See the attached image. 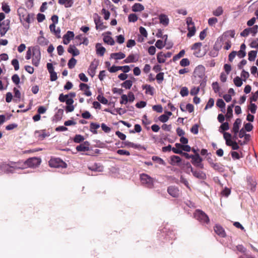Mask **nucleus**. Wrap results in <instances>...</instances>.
<instances>
[{
	"mask_svg": "<svg viewBox=\"0 0 258 258\" xmlns=\"http://www.w3.org/2000/svg\"><path fill=\"white\" fill-rule=\"evenodd\" d=\"M16 166L17 169H24L26 168L25 161L19 160L16 162Z\"/></svg>",
	"mask_w": 258,
	"mask_h": 258,
	"instance_id": "nucleus-38",
	"label": "nucleus"
},
{
	"mask_svg": "<svg viewBox=\"0 0 258 258\" xmlns=\"http://www.w3.org/2000/svg\"><path fill=\"white\" fill-rule=\"evenodd\" d=\"M203 159L200 157L199 153L195 149V166L200 168H203L204 165L202 163Z\"/></svg>",
	"mask_w": 258,
	"mask_h": 258,
	"instance_id": "nucleus-12",
	"label": "nucleus"
},
{
	"mask_svg": "<svg viewBox=\"0 0 258 258\" xmlns=\"http://www.w3.org/2000/svg\"><path fill=\"white\" fill-rule=\"evenodd\" d=\"M96 53L98 55H99L101 56L104 55L106 51V49L104 47L101 46V44L100 43H98L96 44Z\"/></svg>",
	"mask_w": 258,
	"mask_h": 258,
	"instance_id": "nucleus-23",
	"label": "nucleus"
},
{
	"mask_svg": "<svg viewBox=\"0 0 258 258\" xmlns=\"http://www.w3.org/2000/svg\"><path fill=\"white\" fill-rule=\"evenodd\" d=\"M97 99L101 103L103 104H107L108 101V100L105 98L103 96L99 95L97 97Z\"/></svg>",
	"mask_w": 258,
	"mask_h": 258,
	"instance_id": "nucleus-47",
	"label": "nucleus"
},
{
	"mask_svg": "<svg viewBox=\"0 0 258 258\" xmlns=\"http://www.w3.org/2000/svg\"><path fill=\"white\" fill-rule=\"evenodd\" d=\"M12 64L14 66L15 71H18L19 69V63L18 59H13L12 60Z\"/></svg>",
	"mask_w": 258,
	"mask_h": 258,
	"instance_id": "nucleus-56",
	"label": "nucleus"
},
{
	"mask_svg": "<svg viewBox=\"0 0 258 258\" xmlns=\"http://www.w3.org/2000/svg\"><path fill=\"white\" fill-rule=\"evenodd\" d=\"M216 105L218 107L222 109L221 111L222 112H225V103L222 99H219L217 100Z\"/></svg>",
	"mask_w": 258,
	"mask_h": 258,
	"instance_id": "nucleus-32",
	"label": "nucleus"
},
{
	"mask_svg": "<svg viewBox=\"0 0 258 258\" xmlns=\"http://www.w3.org/2000/svg\"><path fill=\"white\" fill-rule=\"evenodd\" d=\"M10 21L8 19L3 22V25H2L0 28L1 36H4L7 32V31L10 29Z\"/></svg>",
	"mask_w": 258,
	"mask_h": 258,
	"instance_id": "nucleus-9",
	"label": "nucleus"
},
{
	"mask_svg": "<svg viewBox=\"0 0 258 258\" xmlns=\"http://www.w3.org/2000/svg\"><path fill=\"white\" fill-rule=\"evenodd\" d=\"M35 135L37 136L39 140H42L46 137L48 136L45 132V130L36 131L35 132Z\"/></svg>",
	"mask_w": 258,
	"mask_h": 258,
	"instance_id": "nucleus-25",
	"label": "nucleus"
},
{
	"mask_svg": "<svg viewBox=\"0 0 258 258\" xmlns=\"http://www.w3.org/2000/svg\"><path fill=\"white\" fill-rule=\"evenodd\" d=\"M103 41L105 43L110 45H113L115 43L114 39L109 36H105L103 38Z\"/></svg>",
	"mask_w": 258,
	"mask_h": 258,
	"instance_id": "nucleus-33",
	"label": "nucleus"
},
{
	"mask_svg": "<svg viewBox=\"0 0 258 258\" xmlns=\"http://www.w3.org/2000/svg\"><path fill=\"white\" fill-rule=\"evenodd\" d=\"M247 186L252 192H254L256 190V182L255 178L248 177L247 178Z\"/></svg>",
	"mask_w": 258,
	"mask_h": 258,
	"instance_id": "nucleus-10",
	"label": "nucleus"
},
{
	"mask_svg": "<svg viewBox=\"0 0 258 258\" xmlns=\"http://www.w3.org/2000/svg\"><path fill=\"white\" fill-rule=\"evenodd\" d=\"M125 57L124 53L119 52L117 53H113L111 54V57L115 59H123Z\"/></svg>",
	"mask_w": 258,
	"mask_h": 258,
	"instance_id": "nucleus-28",
	"label": "nucleus"
},
{
	"mask_svg": "<svg viewBox=\"0 0 258 258\" xmlns=\"http://www.w3.org/2000/svg\"><path fill=\"white\" fill-rule=\"evenodd\" d=\"M180 64L182 67L188 66L189 64V61L187 58H183L180 61Z\"/></svg>",
	"mask_w": 258,
	"mask_h": 258,
	"instance_id": "nucleus-60",
	"label": "nucleus"
},
{
	"mask_svg": "<svg viewBox=\"0 0 258 258\" xmlns=\"http://www.w3.org/2000/svg\"><path fill=\"white\" fill-rule=\"evenodd\" d=\"M137 61L136 59L135 56L133 54H130L125 59L123 62L125 63L135 62Z\"/></svg>",
	"mask_w": 258,
	"mask_h": 258,
	"instance_id": "nucleus-31",
	"label": "nucleus"
},
{
	"mask_svg": "<svg viewBox=\"0 0 258 258\" xmlns=\"http://www.w3.org/2000/svg\"><path fill=\"white\" fill-rule=\"evenodd\" d=\"M142 88L145 89V93L146 94H150L151 96L154 94V88L150 85L146 84L142 86Z\"/></svg>",
	"mask_w": 258,
	"mask_h": 258,
	"instance_id": "nucleus-21",
	"label": "nucleus"
},
{
	"mask_svg": "<svg viewBox=\"0 0 258 258\" xmlns=\"http://www.w3.org/2000/svg\"><path fill=\"white\" fill-rule=\"evenodd\" d=\"M100 127V125L97 123L91 122L90 124V131L94 134H97V130Z\"/></svg>",
	"mask_w": 258,
	"mask_h": 258,
	"instance_id": "nucleus-27",
	"label": "nucleus"
},
{
	"mask_svg": "<svg viewBox=\"0 0 258 258\" xmlns=\"http://www.w3.org/2000/svg\"><path fill=\"white\" fill-rule=\"evenodd\" d=\"M88 169L91 171L101 172L103 171V166L98 165L97 163H94L93 165H89L88 167Z\"/></svg>",
	"mask_w": 258,
	"mask_h": 258,
	"instance_id": "nucleus-24",
	"label": "nucleus"
},
{
	"mask_svg": "<svg viewBox=\"0 0 258 258\" xmlns=\"http://www.w3.org/2000/svg\"><path fill=\"white\" fill-rule=\"evenodd\" d=\"M241 123V120L240 118H237L233 123L232 131L234 133L233 138H236L237 134L239 132V126Z\"/></svg>",
	"mask_w": 258,
	"mask_h": 258,
	"instance_id": "nucleus-17",
	"label": "nucleus"
},
{
	"mask_svg": "<svg viewBox=\"0 0 258 258\" xmlns=\"http://www.w3.org/2000/svg\"><path fill=\"white\" fill-rule=\"evenodd\" d=\"M2 167L6 173H13L17 170L16 162L9 161L8 163H4Z\"/></svg>",
	"mask_w": 258,
	"mask_h": 258,
	"instance_id": "nucleus-5",
	"label": "nucleus"
},
{
	"mask_svg": "<svg viewBox=\"0 0 258 258\" xmlns=\"http://www.w3.org/2000/svg\"><path fill=\"white\" fill-rule=\"evenodd\" d=\"M168 193L173 197H178L179 195L178 188L175 186H170L167 189Z\"/></svg>",
	"mask_w": 258,
	"mask_h": 258,
	"instance_id": "nucleus-16",
	"label": "nucleus"
},
{
	"mask_svg": "<svg viewBox=\"0 0 258 258\" xmlns=\"http://www.w3.org/2000/svg\"><path fill=\"white\" fill-rule=\"evenodd\" d=\"M188 92V88L186 87H183L181 89L180 94L182 97H185L187 96Z\"/></svg>",
	"mask_w": 258,
	"mask_h": 258,
	"instance_id": "nucleus-51",
	"label": "nucleus"
},
{
	"mask_svg": "<svg viewBox=\"0 0 258 258\" xmlns=\"http://www.w3.org/2000/svg\"><path fill=\"white\" fill-rule=\"evenodd\" d=\"M180 109L182 111L186 110L189 112H191L194 111V106L192 104L188 103L186 105L185 109H183L181 105L180 106Z\"/></svg>",
	"mask_w": 258,
	"mask_h": 258,
	"instance_id": "nucleus-49",
	"label": "nucleus"
},
{
	"mask_svg": "<svg viewBox=\"0 0 258 258\" xmlns=\"http://www.w3.org/2000/svg\"><path fill=\"white\" fill-rule=\"evenodd\" d=\"M18 13L20 16L21 21L26 22L28 24H29L31 22V19H32V16H31L26 9L23 8L19 9Z\"/></svg>",
	"mask_w": 258,
	"mask_h": 258,
	"instance_id": "nucleus-3",
	"label": "nucleus"
},
{
	"mask_svg": "<svg viewBox=\"0 0 258 258\" xmlns=\"http://www.w3.org/2000/svg\"><path fill=\"white\" fill-rule=\"evenodd\" d=\"M234 83L237 87H241L242 85V81L240 78L239 77H235L233 80Z\"/></svg>",
	"mask_w": 258,
	"mask_h": 258,
	"instance_id": "nucleus-46",
	"label": "nucleus"
},
{
	"mask_svg": "<svg viewBox=\"0 0 258 258\" xmlns=\"http://www.w3.org/2000/svg\"><path fill=\"white\" fill-rule=\"evenodd\" d=\"M257 51L254 50H251L248 52V60L249 61H254L256 58Z\"/></svg>",
	"mask_w": 258,
	"mask_h": 258,
	"instance_id": "nucleus-36",
	"label": "nucleus"
},
{
	"mask_svg": "<svg viewBox=\"0 0 258 258\" xmlns=\"http://www.w3.org/2000/svg\"><path fill=\"white\" fill-rule=\"evenodd\" d=\"M222 46V39H218L214 46V48L216 50H220Z\"/></svg>",
	"mask_w": 258,
	"mask_h": 258,
	"instance_id": "nucleus-39",
	"label": "nucleus"
},
{
	"mask_svg": "<svg viewBox=\"0 0 258 258\" xmlns=\"http://www.w3.org/2000/svg\"><path fill=\"white\" fill-rule=\"evenodd\" d=\"M229 124L227 122H226L223 123L221 125V126L219 129V131L221 133H224V131L229 130Z\"/></svg>",
	"mask_w": 258,
	"mask_h": 258,
	"instance_id": "nucleus-37",
	"label": "nucleus"
},
{
	"mask_svg": "<svg viewBox=\"0 0 258 258\" xmlns=\"http://www.w3.org/2000/svg\"><path fill=\"white\" fill-rule=\"evenodd\" d=\"M231 156L234 160L235 159H239L240 158L243 157L242 153H240L239 154L238 152L235 151H232L231 153Z\"/></svg>",
	"mask_w": 258,
	"mask_h": 258,
	"instance_id": "nucleus-42",
	"label": "nucleus"
},
{
	"mask_svg": "<svg viewBox=\"0 0 258 258\" xmlns=\"http://www.w3.org/2000/svg\"><path fill=\"white\" fill-rule=\"evenodd\" d=\"M195 177H196L200 179H205L206 178V175L203 171H195Z\"/></svg>",
	"mask_w": 258,
	"mask_h": 258,
	"instance_id": "nucleus-34",
	"label": "nucleus"
},
{
	"mask_svg": "<svg viewBox=\"0 0 258 258\" xmlns=\"http://www.w3.org/2000/svg\"><path fill=\"white\" fill-rule=\"evenodd\" d=\"M38 43L41 45L47 44V40L43 37H39L38 39Z\"/></svg>",
	"mask_w": 258,
	"mask_h": 258,
	"instance_id": "nucleus-64",
	"label": "nucleus"
},
{
	"mask_svg": "<svg viewBox=\"0 0 258 258\" xmlns=\"http://www.w3.org/2000/svg\"><path fill=\"white\" fill-rule=\"evenodd\" d=\"M85 140L84 137L81 135H76L74 138V142L76 143H80Z\"/></svg>",
	"mask_w": 258,
	"mask_h": 258,
	"instance_id": "nucleus-41",
	"label": "nucleus"
},
{
	"mask_svg": "<svg viewBox=\"0 0 258 258\" xmlns=\"http://www.w3.org/2000/svg\"><path fill=\"white\" fill-rule=\"evenodd\" d=\"M159 19L160 21V23L163 25L165 26H166L169 24V19L165 14H161L159 16Z\"/></svg>",
	"mask_w": 258,
	"mask_h": 258,
	"instance_id": "nucleus-22",
	"label": "nucleus"
},
{
	"mask_svg": "<svg viewBox=\"0 0 258 258\" xmlns=\"http://www.w3.org/2000/svg\"><path fill=\"white\" fill-rule=\"evenodd\" d=\"M140 180L144 186L152 188L154 187V179L149 175L142 173L140 174Z\"/></svg>",
	"mask_w": 258,
	"mask_h": 258,
	"instance_id": "nucleus-2",
	"label": "nucleus"
},
{
	"mask_svg": "<svg viewBox=\"0 0 258 258\" xmlns=\"http://www.w3.org/2000/svg\"><path fill=\"white\" fill-rule=\"evenodd\" d=\"M157 59L158 62L160 63H164L166 61L164 53L163 52L158 53L157 55Z\"/></svg>",
	"mask_w": 258,
	"mask_h": 258,
	"instance_id": "nucleus-30",
	"label": "nucleus"
},
{
	"mask_svg": "<svg viewBox=\"0 0 258 258\" xmlns=\"http://www.w3.org/2000/svg\"><path fill=\"white\" fill-rule=\"evenodd\" d=\"M99 61L95 59L91 63L88 70V73L92 77H93L95 76L96 70L97 69Z\"/></svg>",
	"mask_w": 258,
	"mask_h": 258,
	"instance_id": "nucleus-8",
	"label": "nucleus"
},
{
	"mask_svg": "<svg viewBox=\"0 0 258 258\" xmlns=\"http://www.w3.org/2000/svg\"><path fill=\"white\" fill-rule=\"evenodd\" d=\"M128 19L130 22H135L138 20V17L135 14H131L129 15Z\"/></svg>",
	"mask_w": 258,
	"mask_h": 258,
	"instance_id": "nucleus-52",
	"label": "nucleus"
},
{
	"mask_svg": "<svg viewBox=\"0 0 258 258\" xmlns=\"http://www.w3.org/2000/svg\"><path fill=\"white\" fill-rule=\"evenodd\" d=\"M49 165L54 168H66L67 164L59 158H52L49 161Z\"/></svg>",
	"mask_w": 258,
	"mask_h": 258,
	"instance_id": "nucleus-4",
	"label": "nucleus"
},
{
	"mask_svg": "<svg viewBox=\"0 0 258 258\" xmlns=\"http://www.w3.org/2000/svg\"><path fill=\"white\" fill-rule=\"evenodd\" d=\"M195 218L203 225L208 224L210 222L207 215L200 210H196L195 211Z\"/></svg>",
	"mask_w": 258,
	"mask_h": 258,
	"instance_id": "nucleus-1",
	"label": "nucleus"
},
{
	"mask_svg": "<svg viewBox=\"0 0 258 258\" xmlns=\"http://www.w3.org/2000/svg\"><path fill=\"white\" fill-rule=\"evenodd\" d=\"M154 111L158 113H161L163 111V108L161 105H154L152 107Z\"/></svg>",
	"mask_w": 258,
	"mask_h": 258,
	"instance_id": "nucleus-58",
	"label": "nucleus"
},
{
	"mask_svg": "<svg viewBox=\"0 0 258 258\" xmlns=\"http://www.w3.org/2000/svg\"><path fill=\"white\" fill-rule=\"evenodd\" d=\"M76 150L77 151H87L89 150V144L87 141L84 142V143L79 145L77 146Z\"/></svg>",
	"mask_w": 258,
	"mask_h": 258,
	"instance_id": "nucleus-19",
	"label": "nucleus"
},
{
	"mask_svg": "<svg viewBox=\"0 0 258 258\" xmlns=\"http://www.w3.org/2000/svg\"><path fill=\"white\" fill-rule=\"evenodd\" d=\"M68 51L71 53L74 56L80 54V51L74 45H70L68 49Z\"/></svg>",
	"mask_w": 258,
	"mask_h": 258,
	"instance_id": "nucleus-20",
	"label": "nucleus"
},
{
	"mask_svg": "<svg viewBox=\"0 0 258 258\" xmlns=\"http://www.w3.org/2000/svg\"><path fill=\"white\" fill-rule=\"evenodd\" d=\"M128 102V97L127 95L125 94H122L121 96V100L120 101V103L121 104H126Z\"/></svg>",
	"mask_w": 258,
	"mask_h": 258,
	"instance_id": "nucleus-62",
	"label": "nucleus"
},
{
	"mask_svg": "<svg viewBox=\"0 0 258 258\" xmlns=\"http://www.w3.org/2000/svg\"><path fill=\"white\" fill-rule=\"evenodd\" d=\"M201 46L200 42L195 43V55L197 57H202L205 54V51L200 49Z\"/></svg>",
	"mask_w": 258,
	"mask_h": 258,
	"instance_id": "nucleus-11",
	"label": "nucleus"
},
{
	"mask_svg": "<svg viewBox=\"0 0 258 258\" xmlns=\"http://www.w3.org/2000/svg\"><path fill=\"white\" fill-rule=\"evenodd\" d=\"M249 45L251 48H256L258 49V38L252 40Z\"/></svg>",
	"mask_w": 258,
	"mask_h": 258,
	"instance_id": "nucleus-59",
	"label": "nucleus"
},
{
	"mask_svg": "<svg viewBox=\"0 0 258 258\" xmlns=\"http://www.w3.org/2000/svg\"><path fill=\"white\" fill-rule=\"evenodd\" d=\"M214 229L215 232L220 236L224 237L226 236V233L224 229L220 225L217 224L216 225L214 226Z\"/></svg>",
	"mask_w": 258,
	"mask_h": 258,
	"instance_id": "nucleus-18",
	"label": "nucleus"
},
{
	"mask_svg": "<svg viewBox=\"0 0 258 258\" xmlns=\"http://www.w3.org/2000/svg\"><path fill=\"white\" fill-rule=\"evenodd\" d=\"M223 13V9L221 7L217 8L214 12L213 14L216 16H219Z\"/></svg>",
	"mask_w": 258,
	"mask_h": 258,
	"instance_id": "nucleus-54",
	"label": "nucleus"
},
{
	"mask_svg": "<svg viewBox=\"0 0 258 258\" xmlns=\"http://www.w3.org/2000/svg\"><path fill=\"white\" fill-rule=\"evenodd\" d=\"M156 79L159 84H160L164 80V73L160 72L158 73L156 76Z\"/></svg>",
	"mask_w": 258,
	"mask_h": 258,
	"instance_id": "nucleus-50",
	"label": "nucleus"
},
{
	"mask_svg": "<svg viewBox=\"0 0 258 258\" xmlns=\"http://www.w3.org/2000/svg\"><path fill=\"white\" fill-rule=\"evenodd\" d=\"M175 146L178 148H181V151L183 150L186 152H189L190 147L188 145H181L179 143H176Z\"/></svg>",
	"mask_w": 258,
	"mask_h": 258,
	"instance_id": "nucleus-35",
	"label": "nucleus"
},
{
	"mask_svg": "<svg viewBox=\"0 0 258 258\" xmlns=\"http://www.w3.org/2000/svg\"><path fill=\"white\" fill-rule=\"evenodd\" d=\"M144 10V7L140 3H136L132 7V11L135 12H141Z\"/></svg>",
	"mask_w": 258,
	"mask_h": 258,
	"instance_id": "nucleus-26",
	"label": "nucleus"
},
{
	"mask_svg": "<svg viewBox=\"0 0 258 258\" xmlns=\"http://www.w3.org/2000/svg\"><path fill=\"white\" fill-rule=\"evenodd\" d=\"M74 33L73 32L68 31L63 36V43L64 44H68L70 41L74 37Z\"/></svg>",
	"mask_w": 258,
	"mask_h": 258,
	"instance_id": "nucleus-14",
	"label": "nucleus"
},
{
	"mask_svg": "<svg viewBox=\"0 0 258 258\" xmlns=\"http://www.w3.org/2000/svg\"><path fill=\"white\" fill-rule=\"evenodd\" d=\"M133 85V82L131 80H126L122 84V86L125 89H130Z\"/></svg>",
	"mask_w": 258,
	"mask_h": 258,
	"instance_id": "nucleus-43",
	"label": "nucleus"
},
{
	"mask_svg": "<svg viewBox=\"0 0 258 258\" xmlns=\"http://www.w3.org/2000/svg\"><path fill=\"white\" fill-rule=\"evenodd\" d=\"M77 63V60L74 57L71 58L68 62V66L69 69H72Z\"/></svg>",
	"mask_w": 258,
	"mask_h": 258,
	"instance_id": "nucleus-40",
	"label": "nucleus"
},
{
	"mask_svg": "<svg viewBox=\"0 0 258 258\" xmlns=\"http://www.w3.org/2000/svg\"><path fill=\"white\" fill-rule=\"evenodd\" d=\"M152 159L154 161L157 162L159 164L164 165H165V162H164V161L162 159H161V158H160L158 156H153L152 157Z\"/></svg>",
	"mask_w": 258,
	"mask_h": 258,
	"instance_id": "nucleus-45",
	"label": "nucleus"
},
{
	"mask_svg": "<svg viewBox=\"0 0 258 258\" xmlns=\"http://www.w3.org/2000/svg\"><path fill=\"white\" fill-rule=\"evenodd\" d=\"M186 24L188 27V33L187 34L188 37H191L194 36V26L190 27V25H192V19L191 17L186 18Z\"/></svg>",
	"mask_w": 258,
	"mask_h": 258,
	"instance_id": "nucleus-13",
	"label": "nucleus"
},
{
	"mask_svg": "<svg viewBox=\"0 0 258 258\" xmlns=\"http://www.w3.org/2000/svg\"><path fill=\"white\" fill-rule=\"evenodd\" d=\"M2 9L6 13H9L11 11L9 6L4 3L2 4Z\"/></svg>",
	"mask_w": 258,
	"mask_h": 258,
	"instance_id": "nucleus-57",
	"label": "nucleus"
},
{
	"mask_svg": "<svg viewBox=\"0 0 258 258\" xmlns=\"http://www.w3.org/2000/svg\"><path fill=\"white\" fill-rule=\"evenodd\" d=\"M101 14L104 15V19L106 20H108L110 15V12L103 8L101 10Z\"/></svg>",
	"mask_w": 258,
	"mask_h": 258,
	"instance_id": "nucleus-48",
	"label": "nucleus"
},
{
	"mask_svg": "<svg viewBox=\"0 0 258 258\" xmlns=\"http://www.w3.org/2000/svg\"><path fill=\"white\" fill-rule=\"evenodd\" d=\"M12 80L13 83L16 85H18L20 83V79L17 74L14 75L12 77Z\"/></svg>",
	"mask_w": 258,
	"mask_h": 258,
	"instance_id": "nucleus-55",
	"label": "nucleus"
},
{
	"mask_svg": "<svg viewBox=\"0 0 258 258\" xmlns=\"http://www.w3.org/2000/svg\"><path fill=\"white\" fill-rule=\"evenodd\" d=\"M41 163V159L37 157H32L25 161L26 167L34 168L37 167Z\"/></svg>",
	"mask_w": 258,
	"mask_h": 258,
	"instance_id": "nucleus-6",
	"label": "nucleus"
},
{
	"mask_svg": "<svg viewBox=\"0 0 258 258\" xmlns=\"http://www.w3.org/2000/svg\"><path fill=\"white\" fill-rule=\"evenodd\" d=\"M217 22H218L217 19L215 17L210 18L208 20V24L210 26H214Z\"/></svg>",
	"mask_w": 258,
	"mask_h": 258,
	"instance_id": "nucleus-63",
	"label": "nucleus"
},
{
	"mask_svg": "<svg viewBox=\"0 0 258 258\" xmlns=\"http://www.w3.org/2000/svg\"><path fill=\"white\" fill-rule=\"evenodd\" d=\"M184 53L185 51L184 50H181L178 54L173 56L172 58L173 61H175L179 59L184 55Z\"/></svg>",
	"mask_w": 258,
	"mask_h": 258,
	"instance_id": "nucleus-44",
	"label": "nucleus"
},
{
	"mask_svg": "<svg viewBox=\"0 0 258 258\" xmlns=\"http://www.w3.org/2000/svg\"><path fill=\"white\" fill-rule=\"evenodd\" d=\"M63 112V110L60 109H59L54 115L53 117V120L55 122L60 120L62 117Z\"/></svg>",
	"mask_w": 258,
	"mask_h": 258,
	"instance_id": "nucleus-29",
	"label": "nucleus"
},
{
	"mask_svg": "<svg viewBox=\"0 0 258 258\" xmlns=\"http://www.w3.org/2000/svg\"><path fill=\"white\" fill-rule=\"evenodd\" d=\"M94 21L95 24V28L97 30H102L107 28L102 22L101 17L96 13L94 14Z\"/></svg>",
	"mask_w": 258,
	"mask_h": 258,
	"instance_id": "nucleus-7",
	"label": "nucleus"
},
{
	"mask_svg": "<svg viewBox=\"0 0 258 258\" xmlns=\"http://www.w3.org/2000/svg\"><path fill=\"white\" fill-rule=\"evenodd\" d=\"M40 58V52L39 51H33V55L32 60L33 64L37 67L39 64Z\"/></svg>",
	"mask_w": 258,
	"mask_h": 258,
	"instance_id": "nucleus-15",
	"label": "nucleus"
},
{
	"mask_svg": "<svg viewBox=\"0 0 258 258\" xmlns=\"http://www.w3.org/2000/svg\"><path fill=\"white\" fill-rule=\"evenodd\" d=\"M211 166L215 170H220L222 169L221 165L217 163L210 162Z\"/></svg>",
	"mask_w": 258,
	"mask_h": 258,
	"instance_id": "nucleus-61",
	"label": "nucleus"
},
{
	"mask_svg": "<svg viewBox=\"0 0 258 258\" xmlns=\"http://www.w3.org/2000/svg\"><path fill=\"white\" fill-rule=\"evenodd\" d=\"M165 44V42H163L162 40H158L155 43V46L159 49H162L164 47Z\"/></svg>",
	"mask_w": 258,
	"mask_h": 258,
	"instance_id": "nucleus-53",
	"label": "nucleus"
}]
</instances>
